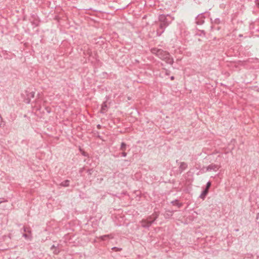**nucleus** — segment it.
I'll list each match as a JSON object with an SVG mask.
<instances>
[{"label":"nucleus","instance_id":"nucleus-1","mask_svg":"<svg viewBox=\"0 0 259 259\" xmlns=\"http://www.w3.org/2000/svg\"><path fill=\"white\" fill-rule=\"evenodd\" d=\"M159 27L156 30L157 35L160 36L164 32L165 29L169 24L171 23L174 18L170 15H165L163 14L159 16Z\"/></svg>","mask_w":259,"mask_h":259},{"label":"nucleus","instance_id":"nucleus-2","mask_svg":"<svg viewBox=\"0 0 259 259\" xmlns=\"http://www.w3.org/2000/svg\"><path fill=\"white\" fill-rule=\"evenodd\" d=\"M151 52L161 60H164L168 64H172L174 63L173 59L170 57V54L166 51L154 48L151 49Z\"/></svg>","mask_w":259,"mask_h":259},{"label":"nucleus","instance_id":"nucleus-3","mask_svg":"<svg viewBox=\"0 0 259 259\" xmlns=\"http://www.w3.org/2000/svg\"><path fill=\"white\" fill-rule=\"evenodd\" d=\"M140 223L141 224V226L145 228H149L153 223L152 220H149L148 219L142 220Z\"/></svg>","mask_w":259,"mask_h":259},{"label":"nucleus","instance_id":"nucleus-4","mask_svg":"<svg viewBox=\"0 0 259 259\" xmlns=\"http://www.w3.org/2000/svg\"><path fill=\"white\" fill-rule=\"evenodd\" d=\"M220 167V166L219 165L211 163L206 167V170L207 171L213 170L214 171H217L219 169Z\"/></svg>","mask_w":259,"mask_h":259},{"label":"nucleus","instance_id":"nucleus-5","mask_svg":"<svg viewBox=\"0 0 259 259\" xmlns=\"http://www.w3.org/2000/svg\"><path fill=\"white\" fill-rule=\"evenodd\" d=\"M204 22V17L202 14L198 15L196 18V23L198 25H201Z\"/></svg>","mask_w":259,"mask_h":259},{"label":"nucleus","instance_id":"nucleus-6","mask_svg":"<svg viewBox=\"0 0 259 259\" xmlns=\"http://www.w3.org/2000/svg\"><path fill=\"white\" fill-rule=\"evenodd\" d=\"M35 92H31L27 94V98L25 99V102L27 104H29L30 102V100L31 98H33L34 97Z\"/></svg>","mask_w":259,"mask_h":259},{"label":"nucleus","instance_id":"nucleus-7","mask_svg":"<svg viewBox=\"0 0 259 259\" xmlns=\"http://www.w3.org/2000/svg\"><path fill=\"white\" fill-rule=\"evenodd\" d=\"M188 165L185 162H181L179 167V171L181 174L184 170L187 168Z\"/></svg>","mask_w":259,"mask_h":259},{"label":"nucleus","instance_id":"nucleus-8","mask_svg":"<svg viewBox=\"0 0 259 259\" xmlns=\"http://www.w3.org/2000/svg\"><path fill=\"white\" fill-rule=\"evenodd\" d=\"M108 107L107 105L106 101L104 102L102 105L101 109L100 110V112L101 113L104 114L107 111Z\"/></svg>","mask_w":259,"mask_h":259},{"label":"nucleus","instance_id":"nucleus-9","mask_svg":"<svg viewBox=\"0 0 259 259\" xmlns=\"http://www.w3.org/2000/svg\"><path fill=\"white\" fill-rule=\"evenodd\" d=\"M99 238L101 240L104 241V240H105L106 238H110V239L113 238V236L112 234L105 235L100 236Z\"/></svg>","mask_w":259,"mask_h":259},{"label":"nucleus","instance_id":"nucleus-10","mask_svg":"<svg viewBox=\"0 0 259 259\" xmlns=\"http://www.w3.org/2000/svg\"><path fill=\"white\" fill-rule=\"evenodd\" d=\"M51 249L52 250H53V253L55 254H58L60 252V250L59 249H58L57 248V246H56L55 245H53L51 247Z\"/></svg>","mask_w":259,"mask_h":259},{"label":"nucleus","instance_id":"nucleus-11","mask_svg":"<svg viewBox=\"0 0 259 259\" xmlns=\"http://www.w3.org/2000/svg\"><path fill=\"white\" fill-rule=\"evenodd\" d=\"M208 193V190H206L205 189H204L201 194H200L199 197L201 199H202L203 200H204L206 197V196L207 195Z\"/></svg>","mask_w":259,"mask_h":259},{"label":"nucleus","instance_id":"nucleus-12","mask_svg":"<svg viewBox=\"0 0 259 259\" xmlns=\"http://www.w3.org/2000/svg\"><path fill=\"white\" fill-rule=\"evenodd\" d=\"M159 214V211H155L154 213L151 215L152 216L153 220L152 221H153V223L158 218Z\"/></svg>","mask_w":259,"mask_h":259},{"label":"nucleus","instance_id":"nucleus-13","mask_svg":"<svg viewBox=\"0 0 259 259\" xmlns=\"http://www.w3.org/2000/svg\"><path fill=\"white\" fill-rule=\"evenodd\" d=\"M171 203L174 205H177L178 207V208L181 207L183 205V204L181 203H179L178 200H174L171 201Z\"/></svg>","mask_w":259,"mask_h":259},{"label":"nucleus","instance_id":"nucleus-14","mask_svg":"<svg viewBox=\"0 0 259 259\" xmlns=\"http://www.w3.org/2000/svg\"><path fill=\"white\" fill-rule=\"evenodd\" d=\"M69 183H70V181L68 180H66L62 182L60 184V186H61L62 187H68L69 186Z\"/></svg>","mask_w":259,"mask_h":259},{"label":"nucleus","instance_id":"nucleus-15","mask_svg":"<svg viewBox=\"0 0 259 259\" xmlns=\"http://www.w3.org/2000/svg\"><path fill=\"white\" fill-rule=\"evenodd\" d=\"M23 229L24 232H25L29 234H31V230L30 227H23Z\"/></svg>","mask_w":259,"mask_h":259},{"label":"nucleus","instance_id":"nucleus-16","mask_svg":"<svg viewBox=\"0 0 259 259\" xmlns=\"http://www.w3.org/2000/svg\"><path fill=\"white\" fill-rule=\"evenodd\" d=\"M126 144L124 142H122L121 144L120 150L122 151H124L126 150Z\"/></svg>","mask_w":259,"mask_h":259},{"label":"nucleus","instance_id":"nucleus-17","mask_svg":"<svg viewBox=\"0 0 259 259\" xmlns=\"http://www.w3.org/2000/svg\"><path fill=\"white\" fill-rule=\"evenodd\" d=\"M23 237H24L25 239L31 240L32 239V236L31 234H29L28 233H24L23 234Z\"/></svg>","mask_w":259,"mask_h":259},{"label":"nucleus","instance_id":"nucleus-18","mask_svg":"<svg viewBox=\"0 0 259 259\" xmlns=\"http://www.w3.org/2000/svg\"><path fill=\"white\" fill-rule=\"evenodd\" d=\"M172 215V212L170 211H167V213L165 215L166 219L170 218Z\"/></svg>","mask_w":259,"mask_h":259},{"label":"nucleus","instance_id":"nucleus-19","mask_svg":"<svg viewBox=\"0 0 259 259\" xmlns=\"http://www.w3.org/2000/svg\"><path fill=\"white\" fill-rule=\"evenodd\" d=\"M211 183L210 181H208L207 184H206V187H205V188L204 189L206 190H208V191H209V189L211 186Z\"/></svg>","mask_w":259,"mask_h":259},{"label":"nucleus","instance_id":"nucleus-20","mask_svg":"<svg viewBox=\"0 0 259 259\" xmlns=\"http://www.w3.org/2000/svg\"><path fill=\"white\" fill-rule=\"evenodd\" d=\"M221 20L220 19V18H215L214 20V24H219L221 23Z\"/></svg>","mask_w":259,"mask_h":259},{"label":"nucleus","instance_id":"nucleus-21","mask_svg":"<svg viewBox=\"0 0 259 259\" xmlns=\"http://www.w3.org/2000/svg\"><path fill=\"white\" fill-rule=\"evenodd\" d=\"M93 171H94L93 168L89 169L87 170V172H88V175H90V176L92 175Z\"/></svg>","mask_w":259,"mask_h":259},{"label":"nucleus","instance_id":"nucleus-22","mask_svg":"<svg viewBox=\"0 0 259 259\" xmlns=\"http://www.w3.org/2000/svg\"><path fill=\"white\" fill-rule=\"evenodd\" d=\"M31 23L35 26H37L38 25V22L37 20H34L33 22H31Z\"/></svg>","mask_w":259,"mask_h":259},{"label":"nucleus","instance_id":"nucleus-23","mask_svg":"<svg viewBox=\"0 0 259 259\" xmlns=\"http://www.w3.org/2000/svg\"><path fill=\"white\" fill-rule=\"evenodd\" d=\"M121 155L123 157H125L127 155V153L125 152V151H122V152L121 153Z\"/></svg>","mask_w":259,"mask_h":259},{"label":"nucleus","instance_id":"nucleus-24","mask_svg":"<svg viewBox=\"0 0 259 259\" xmlns=\"http://www.w3.org/2000/svg\"><path fill=\"white\" fill-rule=\"evenodd\" d=\"M84 169H85L84 167L80 168L79 170V173H82L83 172V171L84 170Z\"/></svg>","mask_w":259,"mask_h":259},{"label":"nucleus","instance_id":"nucleus-25","mask_svg":"<svg viewBox=\"0 0 259 259\" xmlns=\"http://www.w3.org/2000/svg\"><path fill=\"white\" fill-rule=\"evenodd\" d=\"M147 219H148L149 220H153L152 216L150 215V216L148 217Z\"/></svg>","mask_w":259,"mask_h":259},{"label":"nucleus","instance_id":"nucleus-26","mask_svg":"<svg viewBox=\"0 0 259 259\" xmlns=\"http://www.w3.org/2000/svg\"><path fill=\"white\" fill-rule=\"evenodd\" d=\"M101 125H100V124H98V125H97V128H98V129L101 128Z\"/></svg>","mask_w":259,"mask_h":259},{"label":"nucleus","instance_id":"nucleus-27","mask_svg":"<svg viewBox=\"0 0 259 259\" xmlns=\"http://www.w3.org/2000/svg\"><path fill=\"white\" fill-rule=\"evenodd\" d=\"M174 78H175V77H174V76H171V77H170V79H171V80H174Z\"/></svg>","mask_w":259,"mask_h":259},{"label":"nucleus","instance_id":"nucleus-28","mask_svg":"<svg viewBox=\"0 0 259 259\" xmlns=\"http://www.w3.org/2000/svg\"><path fill=\"white\" fill-rule=\"evenodd\" d=\"M48 107L46 108V110H47L48 112L49 113L50 111L49 110H48Z\"/></svg>","mask_w":259,"mask_h":259},{"label":"nucleus","instance_id":"nucleus-29","mask_svg":"<svg viewBox=\"0 0 259 259\" xmlns=\"http://www.w3.org/2000/svg\"><path fill=\"white\" fill-rule=\"evenodd\" d=\"M216 29H217V30H219V29H220V27H217Z\"/></svg>","mask_w":259,"mask_h":259},{"label":"nucleus","instance_id":"nucleus-30","mask_svg":"<svg viewBox=\"0 0 259 259\" xmlns=\"http://www.w3.org/2000/svg\"><path fill=\"white\" fill-rule=\"evenodd\" d=\"M115 248H116V247H113L112 249H115Z\"/></svg>","mask_w":259,"mask_h":259},{"label":"nucleus","instance_id":"nucleus-31","mask_svg":"<svg viewBox=\"0 0 259 259\" xmlns=\"http://www.w3.org/2000/svg\"><path fill=\"white\" fill-rule=\"evenodd\" d=\"M2 202V201H0V204H1Z\"/></svg>","mask_w":259,"mask_h":259}]
</instances>
